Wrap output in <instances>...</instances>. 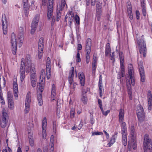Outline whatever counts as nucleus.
<instances>
[{"label": "nucleus", "mask_w": 152, "mask_h": 152, "mask_svg": "<svg viewBox=\"0 0 152 152\" xmlns=\"http://www.w3.org/2000/svg\"><path fill=\"white\" fill-rule=\"evenodd\" d=\"M130 78L131 81L132 85L134 86L135 84V80L134 79V73L129 74Z\"/></svg>", "instance_id": "nucleus-35"}, {"label": "nucleus", "mask_w": 152, "mask_h": 152, "mask_svg": "<svg viewBox=\"0 0 152 152\" xmlns=\"http://www.w3.org/2000/svg\"><path fill=\"white\" fill-rule=\"evenodd\" d=\"M39 15L37 14L35 16L34 19L32 21L31 24H34L36 26H38V23L39 20Z\"/></svg>", "instance_id": "nucleus-23"}, {"label": "nucleus", "mask_w": 152, "mask_h": 152, "mask_svg": "<svg viewBox=\"0 0 152 152\" xmlns=\"http://www.w3.org/2000/svg\"><path fill=\"white\" fill-rule=\"evenodd\" d=\"M138 66L140 74V81L143 83L145 82V77L143 63L142 61H140L138 62Z\"/></svg>", "instance_id": "nucleus-6"}, {"label": "nucleus", "mask_w": 152, "mask_h": 152, "mask_svg": "<svg viewBox=\"0 0 152 152\" xmlns=\"http://www.w3.org/2000/svg\"><path fill=\"white\" fill-rule=\"evenodd\" d=\"M121 130L122 134H126V124L125 122H122L121 125Z\"/></svg>", "instance_id": "nucleus-29"}, {"label": "nucleus", "mask_w": 152, "mask_h": 152, "mask_svg": "<svg viewBox=\"0 0 152 152\" xmlns=\"http://www.w3.org/2000/svg\"><path fill=\"white\" fill-rule=\"evenodd\" d=\"M139 45V51L140 54H142L144 57L146 56V48L145 43L143 41V42L138 41Z\"/></svg>", "instance_id": "nucleus-7"}, {"label": "nucleus", "mask_w": 152, "mask_h": 152, "mask_svg": "<svg viewBox=\"0 0 152 152\" xmlns=\"http://www.w3.org/2000/svg\"><path fill=\"white\" fill-rule=\"evenodd\" d=\"M127 141L126 134H122V142L125 146L127 145Z\"/></svg>", "instance_id": "nucleus-32"}, {"label": "nucleus", "mask_w": 152, "mask_h": 152, "mask_svg": "<svg viewBox=\"0 0 152 152\" xmlns=\"http://www.w3.org/2000/svg\"><path fill=\"white\" fill-rule=\"evenodd\" d=\"M75 20L77 24H79L80 23V18L79 16L77 15L75 16Z\"/></svg>", "instance_id": "nucleus-51"}, {"label": "nucleus", "mask_w": 152, "mask_h": 152, "mask_svg": "<svg viewBox=\"0 0 152 152\" xmlns=\"http://www.w3.org/2000/svg\"><path fill=\"white\" fill-rule=\"evenodd\" d=\"M53 0H48L47 16L48 19L51 18L53 14Z\"/></svg>", "instance_id": "nucleus-8"}, {"label": "nucleus", "mask_w": 152, "mask_h": 152, "mask_svg": "<svg viewBox=\"0 0 152 152\" xmlns=\"http://www.w3.org/2000/svg\"><path fill=\"white\" fill-rule=\"evenodd\" d=\"M128 82H129V83H126V86L128 90L131 89V85L130 83V81H129Z\"/></svg>", "instance_id": "nucleus-62"}, {"label": "nucleus", "mask_w": 152, "mask_h": 152, "mask_svg": "<svg viewBox=\"0 0 152 152\" xmlns=\"http://www.w3.org/2000/svg\"><path fill=\"white\" fill-rule=\"evenodd\" d=\"M37 87L40 90L41 92L40 93L37 95V100L39 106H41L43 104V101L42 97V92L43 91V89L44 86V82H40L37 84Z\"/></svg>", "instance_id": "nucleus-5"}, {"label": "nucleus", "mask_w": 152, "mask_h": 152, "mask_svg": "<svg viewBox=\"0 0 152 152\" xmlns=\"http://www.w3.org/2000/svg\"><path fill=\"white\" fill-rule=\"evenodd\" d=\"M8 106L9 108L12 109L14 107L13 99L8 100Z\"/></svg>", "instance_id": "nucleus-38"}, {"label": "nucleus", "mask_w": 152, "mask_h": 152, "mask_svg": "<svg viewBox=\"0 0 152 152\" xmlns=\"http://www.w3.org/2000/svg\"><path fill=\"white\" fill-rule=\"evenodd\" d=\"M121 75H119L118 77L119 78H121V77H124V71L123 72L122 71H121Z\"/></svg>", "instance_id": "nucleus-64"}, {"label": "nucleus", "mask_w": 152, "mask_h": 152, "mask_svg": "<svg viewBox=\"0 0 152 152\" xmlns=\"http://www.w3.org/2000/svg\"><path fill=\"white\" fill-rule=\"evenodd\" d=\"M110 51L111 49L110 48V44L109 43H107L106 46L105 53V56H107L110 53Z\"/></svg>", "instance_id": "nucleus-28"}, {"label": "nucleus", "mask_w": 152, "mask_h": 152, "mask_svg": "<svg viewBox=\"0 0 152 152\" xmlns=\"http://www.w3.org/2000/svg\"><path fill=\"white\" fill-rule=\"evenodd\" d=\"M74 67H72V69L70 71L69 73V76H70L71 77H73L74 74Z\"/></svg>", "instance_id": "nucleus-49"}, {"label": "nucleus", "mask_w": 152, "mask_h": 152, "mask_svg": "<svg viewBox=\"0 0 152 152\" xmlns=\"http://www.w3.org/2000/svg\"><path fill=\"white\" fill-rule=\"evenodd\" d=\"M31 137H29V143L31 146H32L34 145V141L32 136H31Z\"/></svg>", "instance_id": "nucleus-47"}, {"label": "nucleus", "mask_w": 152, "mask_h": 152, "mask_svg": "<svg viewBox=\"0 0 152 152\" xmlns=\"http://www.w3.org/2000/svg\"><path fill=\"white\" fill-rule=\"evenodd\" d=\"M73 77H71L70 76H69L68 80L70 84H71L73 81Z\"/></svg>", "instance_id": "nucleus-61"}, {"label": "nucleus", "mask_w": 152, "mask_h": 152, "mask_svg": "<svg viewBox=\"0 0 152 152\" xmlns=\"http://www.w3.org/2000/svg\"><path fill=\"white\" fill-rule=\"evenodd\" d=\"M61 13L59 11H57V15L56 16V20L57 21H58L61 18Z\"/></svg>", "instance_id": "nucleus-46"}, {"label": "nucleus", "mask_w": 152, "mask_h": 152, "mask_svg": "<svg viewBox=\"0 0 152 152\" xmlns=\"http://www.w3.org/2000/svg\"><path fill=\"white\" fill-rule=\"evenodd\" d=\"M23 28L20 27L19 28L18 39H17L15 35L13 33L11 37V43L12 45V50L13 54L15 55L16 52L17 45L20 47L22 45L23 40Z\"/></svg>", "instance_id": "nucleus-1"}, {"label": "nucleus", "mask_w": 152, "mask_h": 152, "mask_svg": "<svg viewBox=\"0 0 152 152\" xmlns=\"http://www.w3.org/2000/svg\"><path fill=\"white\" fill-rule=\"evenodd\" d=\"M148 107V110L151 111L152 102V96L151 91H148L147 94Z\"/></svg>", "instance_id": "nucleus-13"}, {"label": "nucleus", "mask_w": 152, "mask_h": 152, "mask_svg": "<svg viewBox=\"0 0 152 152\" xmlns=\"http://www.w3.org/2000/svg\"><path fill=\"white\" fill-rule=\"evenodd\" d=\"M66 2L65 0H61V4L59 5V7H57V11L60 12L61 11L64 9V8L65 6Z\"/></svg>", "instance_id": "nucleus-25"}, {"label": "nucleus", "mask_w": 152, "mask_h": 152, "mask_svg": "<svg viewBox=\"0 0 152 152\" xmlns=\"http://www.w3.org/2000/svg\"><path fill=\"white\" fill-rule=\"evenodd\" d=\"M33 64L31 63L30 56L29 55L27 56L26 58V62L25 64Z\"/></svg>", "instance_id": "nucleus-36"}, {"label": "nucleus", "mask_w": 152, "mask_h": 152, "mask_svg": "<svg viewBox=\"0 0 152 152\" xmlns=\"http://www.w3.org/2000/svg\"><path fill=\"white\" fill-rule=\"evenodd\" d=\"M134 126H131L130 128V130H131V135L132 137V138H134Z\"/></svg>", "instance_id": "nucleus-44"}, {"label": "nucleus", "mask_w": 152, "mask_h": 152, "mask_svg": "<svg viewBox=\"0 0 152 152\" xmlns=\"http://www.w3.org/2000/svg\"><path fill=\"white\" fill-rule=\"evenodd\" d=\"M37 26L35 25L34 24H31L32 28L31 31V34H34L36 30Z\"/></svg>", "instance_id": "nucleus-39"}, {"label": "nucleus", "mask_w": 152, "mask_h": 152, "mask_svg": "<svg viewBox=\"0 0 152 152\" xmlns=\"http://www.w3.org/2000/svg\"><path fill=\"white\" fill-rule=\"evenodd\" d=\"M8 100L13 99V96L10 92L7 93Z\"/></svg>", "instance_id": "nucleus-54"}, {"label": "nucleus", "mask_w": 152, "mask_h": 152, "mask_svg": "<svg viewBox=\"0 0 152 152\" xmlns=\"http://www.w3.org/2000/svg\"><path fill=\"white\" fill-rule=\"evenodd\" d=\"M98 104L99 105V106L100 108V109H102V108H103L102 107V102L101 100L100 99H98Z\"/></svg>", "instance_id": "nucleus-60"}, {"label": "nucleus", "mask_w": 152, "mask_h": 152, "mask_svg": "<svg viewBox=\"0 0 152 152\" xmlns=\"http://www.w3.org/2000/svg\"><path fill=\"white\" fill-rule=\"evenodd\" d=\"M91 40L90 38H88L86 44V62L88 64L90 61V54L91 52Z\"/></svg>", "instance_id": "nucleus-4"}, {"label": "nucleus", "mask_w": 152, "mask_h": 152, "mask_svg": "<svg viewBox=\"0 0 152 152\" xmlns=\"http://www.w3.org/2000/svg\"><path fill=\"white\" fill-rule=\"evenodd\" d=\"M23 4L24 10L25 12V16L26 17L28 16V0H22Z\"/></svg>", "instance_id": "nucleus-19"}, {"label": "nucleus", "mask_w": 152, "mask_h": 152, "mask_svg": "<svg viewBox=\"0 0 152 152\" xmlns=\"http://www.w3.org/2000/svg\"><path fill=\"white\" fill-rule=\"evenodd\" d=\"M96 13H101L102 12V4L97 3L96 4Z\"/></svg>", "instance_id": "nucleus-31"}, {"label": "nucleus", "mask_w": 152, "mask_h": 152, "mask_svg": "<svg viewBox=\"0 0 152 152\" xmlns=\"http://www.w3.org/2000/svg\"><path fill=\"white\" fill-rule=\"evenodd\" d=\"M114 52L112 53V54H110V58L111 60H113V62H114L115 61V58H114Z\"/></svg>", "instance_id": "nucleus-57"}, {"label": "nucleus", "mask_w": 152, "mask_h": 152, "mask_svg": "<svg viewBox=\"0 0 152 152\" xmlns=\"http://www.w3.org/2000/svg\"><path fill=\"white\" fill-rule=\"evenodd\" d=\"M99 91L100 94V96L102 97V85H100L99 86Z\"/></svg>", "instance_id": "nucleus-55"}, {"label": "nucleus", "mask_w": 152, "mask_h": 152, "mask_svg": "<svg viewBox=\"0 0 152 152\" xmlns=\"http://www.w3.org/2000/svg\"><path fill=\"white\" fill-rule=\"evenodd\" d=\"M152 143L151 139H150L149 136L145 134L144 138L143 149L144 152H147L148 150L150 152L152 151Z\"/></svg>", "instance_id": "nucleus-2"}, {"label": "nucleus", "mask_w": 152, "mask_h": 152, "mask_svg": "<svg viewBox=\"0 0 152 152\" xmlns=\"http://www.w3.org/2000/svg\"><path fill=\"white\" fill-rule=\"evenodd\" d=\"M47 125V120L45 117L42 120V137L45 139L46 137V127Z\"/></svg>", "instance_id": "nucleus-11"}, {"label": "nucleus", "mask_w": 152, "mask_h": 152, "mask_svg": "<svg viewBox=\"0 0 152 152\" xmlns=\"http://www.w3.org/2000/svg\"><path fill=\"white\" fill-rule=\"evenodd\" d=\"M54 146V137L52 135L50 137V140L48 149L49 152H53Z\"/></svg>", "instance_id": "nucleus-15"}, {"label": "nucleus", "mask_w": 152, "mask_h": 152, "mask_svg": "<svg viewBox=\"0 0 152 152\" xmlns=\"http://www.w3.org/2000/svg\"><path fill=\"white\" fill-rule=\"evenodd\" d=\"M25 71L26 73H28L31 71L34 72L35 70V66L34 64H25Z\"/></svg>", "instance_id": "nucleus-12"}, {"label": "nucleus", "mask_w": 152, "mask_h": 152, "mask_svg": "<svg viewBox=\"0 0 152 152\" xmlns=\"http://www.w3.org/2000/svg\"><path fill=\"white\" fill-rule=\"evenodd\" d=\"M136 18L138 20L140 18V13L139 11L137 10L136 12Z\"/></svg>", "instance_id": "nucleus-63"}, {"label": "nucleus", "mask_w": 152, "mask_h": 152, "mask_svg": "<svg viewBox=\"0 0 152 152\" xmlns=\"http://www.w3.org/2000/svg\"><path fill=\"white\" fill-rule=\"evenodd\" d=\"M128 72L129 74L134 73L132 65L130 64L128 65Z\"/></svg>", "instance_id": "nucleus-33"}, {"label": "nucleus", "mask_w": 152, "mask_h": 152, "mask_svg": "<svg viewBox=\"0 0 152 152\" xmlns=\"http://www.w3.org/2000/svg\"><path fill=\"white\" fill-rule=\"evenodd\" d=\"M43 49H42V50H39L38 48V57L39 59H40L42 56V52L43 51Z\"/></svg>", "instance_id": "nucleus-42"}, {"label": "nucleus", "mask_w": 152, "mask_h": 152, "mask_svg": "<svg viewBox=\"0 0 152 152\" xmlns=\"http://www.w3.org/2000/svg\"><path fill=\"white\" fill-rule=\"evenodd\" d=\"M100 109L102 112L103 114L105 116H107V115L110 112V110H107L105 112H104L103 108H102V109Z\"/></svg>", "instance_id": "nucleus-52"}, {"label": "nucleus", "mask_w": 152, "mask_h": 152, "mask_svg": "<svg viewBox=\"0 0 152 152\" xmlns=\"http://www.w3.org/2000/svg\"><path fill=\"white\" fill-rule=\"evenodd\" d=\"M56 87L54 84H53L52 86V90L51 93V99L53 100H54L55 99V96H56Z\"/></svg>", "instance_id": "nucleus-22"}, {"label": "nucleus", "mask_w": 152, "mask_h": 152, "mask_svg": "<svg viewBox=\"0 0 152 152\" xmlns=\"http://www.w3.org/2000/svg\"><path fill=\"white\" fill-rule=\"evenodd\" d=\"M117 137V134H115L112 136V137L110 140V142L112 143H113L115 142V139Z\"/></svg>", "instance_id": "nucleus-50"}, {"label": "nucleus", "mask_w": 152, "mask_h": 152, "mask_svg": "<svg viewBox=\"0 0 152 152\" xmlns=\"http://www.w3.org/2000/svg\"><path fill=\"white\" fill-rule=\"evenodd\" d=\"M44 41L43 38L42 37L40 38L39 41V44L38 48L40 50H42V49H43L44 46Z\"/></svg>", "instance_id": "nucleus-24"}, {"label": "nucleus", "mask_w": 152, "mask_h": 152, "mask_svg": "<svg viewBox=\"0 0 152 152\" xmlns=\"http://www.w3.org/2000/svg\"><path fill=\"white\" fill-rule=\"evenodd\" d=\"M138 120L140 122H142L145 119V113H141L140 114L137 115Z\"/></svg>", "instance_id": "nucleus-27"}, {"label": "nucleus", "mask_w": 152, "mask_h": 152, "mask_svg": "<svg viewBox=\"0 0 152 152\" xmlns=\"http://www.w3.org/2000/svg\"><path fill=\"white\" fill-rule=\"evenodd\" d=\"M129 150H131L132 148L134 149H135L137 148L136 140L134 138L128 142V145Z\"/></svg>", "instance_id": "nucleus-14"}, {"label": "nucleus", "mask_w": 152, "mask_h": 152, "mask_svg": "<svg viewBox=\"0 0 152 152\" xmlns=\"http://www.w3.org/2000/svg\"><path fill=\"white\" fill-rule=\"evenodd\" d=\"M31 83L33 87H35L36 84V80H31Z\"/></svg>", "instance_id": "nucleus-53"}, {"label": "nucleus", "mask_w": 152, "mask_h": 152, "mask_svg": "<svg viewBox=\"0 0 152 152\" xmlns=\"http://www.w3.org/2000/svg\"><path fill=\"white\" fill-rule=\"evenodd\" d=\"M127 9L128 13L132 12V8L130 3H129L127 5Z\"/></svg>", "instance_id": "nucleus-45"}, {"label": "nucleus", "mask_w": 152, "mask_h": 152, "mask_svg": "<svg viewBox=\"0 0 152 152\" xmlns=\"http://www.w3.org/2000/svg\"><path fill=\"white\" fill-rule=\"evenodd\" d=\"M30 104H28L26 103L25 107V113H27L29 110Z\"/></svg>", "instance_id": "nucleus-43"}, {"label": "nucleus", "mask_w": 152, "mask_h": 152, "mask_svg": "<svg viewBox=\"0 0 152 152\" xmlns=\"http://www.w3.org/2000/svg\"><path fill=\"white\" fill-rule=\"evenodd\" d=\"M46 69L47 77L48 79L50 77L51 69V61L49 57H48L47 59Z\"/></svg>", "instance_id": "nucleus-9"}, {"label": "nucleus", "mask_w": 152, "mask_h": 152, "mask_svg": "<svg viewBox=\"0 0 152 152\" xmlns=\"http://www.w3.org/2000/svg\"><path fill=\"white\" fill-rule=\"evenodd\" d=\"M31 101V96L29 93H27L26 98L25 104H30Z\"/></svg>", "instance_id": "nucleus-34"}, {"label": "nucleus", "mask_w": 152, "mask_h": 152, "mask_svg": "<svg viewBox=\"0 0 152 152\" xmlns=\"http://www.w3.org/2000/svg\"><path fill=\"white\" fill-rule=\"evenodd\" d=\"M19 73L20 80L21 82H23L25 78V68H24L23 66L22 65V64L20 67Z\"/></svg>", "instance_id": "nucleus-16"}, {"label": "nucleus", "mask_w": 152, "mask_h": 152, "mask_svg": "<svg viewBox=\"0 0 152 152\" xmlns=\"http://www.w3.org/2000/svg\"><path fill=\"white\" fill-rule=\"evenodd\" d=\"M13 85L14 96L15 97L18 98V91L17 83V80H16L15 81L13 82Z\"/></svg>", "instance_id": "nucleus-17"}, {"label": "nucleus", "mask_w": 152, "mask_h": 152, "mask_svg": "<svg viewBox=\"0 0 152 152\" xmlns=\"http://www.w3.org/2000/svg\"><path fill=\"white\" fill-rule=\"evenodd\" d=\"M45 77V72L44 69H42L40 72L39 80L41 82H44Z\"/></svg>", "instance_id": "nucleus-20"}, {"label": "nucleus", "mask_w": 152, "mask_h": 152, "mask_svg": "<svg viewBox=\"0 0 152 152\" xmlns=\"http://www.w3.org/2000/svg\"><path fill=\"white\" fill-rule=\"evenodd\" d=\"M136 112L137 115L144 113L143 108L141 105H139L137 106L136 108Z\"/></svg>", "instance_id": "nucleus-26"}, {"label": "nucleus", "mask_w": 152, "mask_h": 152, "mask_svg": "<svg viewBox=\"0 0 152 152\" xmlns=\"http://www.w3.org/2000/svg\"><path fill=\"white\" fill-rule=\"evenodd\" d=\"M82 101L85 104H87L88 99L86 94H84V92H82V96L81 98Z\"/></svg>", "instance_id": "nucleus-30"}, {"label": "nucleus", "mask_w": 152, "mask_h": 152, "mask_svg": "<svg viewBox=\"0 0 152 152\" xmlns=\"http://www.w3.org/2000/svg\"><path fill=\"white\" fill-rule=\"evenodd\" d=\"M119 111V121L121 122H123L124 120V110L122 109H121Z\"/></svg>", "instance_id": "nucleus-21"}, {"label": "nucleus", "mask_w": 152, "mask_h": 152, "mask_svg": "<svg viewBox=\"0 0 152 152\" xmlns=\"http://www.w3.org/2000/svg\"><path fill=\"white\" fill-rule=\"evenodd\" d=\"M36 73L35 71L33 72H31L30 75V80H36Z\"/></svg>", "instance_id": "nucleus-40"}, {"label": "nucleus", "mask_w": 152, "mask_h": 152, "mask_svg": "<svg viewBox=\"0 0 152 152\" xmlns=\"http://www.w3.org/2000/svg\"><path fill=\"white\" fill-rule=\"evenodd\" d=\"M103 134V133L102 132H93L92 133V135L94 136L95 135H101Z\"/></svg>", "instance_id": "nucleus-58"}, {"label": "nucleus", "mask_w": 152, "mask_h": 152, "mask_svg": "<svg viewBox=\"0 0 152 152\" xmlns=\"http://www.w3.org/2000/svg\"><path fill=\"white\" fill-rule=\"evenodd\" d=\"M75 113V110L74 108H72L70 111V117L71 118H73L74 117Z\"/></svg>", "instance_id": "nucleus-48"}, {"label": "nucleus", "mask_w": 152, "mask_h": 152, "mask_svg": "<svg viewBox=\"0 0 152 152\" xmlns=\"http://www.w3.org/2000/svg\"><path fill=\"white\" fill-rule=\"evenodd\" d=\"M79 78L80 79V83L82 86H84L85 84V78L84 73L80 72L79 73Z\"/></svg>", "instance_id": "nucleus-18"}, {"label": "nucleus", "mask_w": 152, "mask_h": 152, "mask_svg": "<svg viewBox=\"0 0 152 152\" xmlns=\"http://www.w3.org/2000/svg\"><path fill=\"white\" fill-rule=\"evenodd\" d=\"M76 61L77 62H79L80 61L81 59L80 57V53H79V51H78L77 56H76Z\"/></svg>", "instance_id": "nucleus-56"}, {"label": "nucleus", "mask_w": 152, "mask_h": 152, "mask_svg": "<svg viewBox=\"0 0 152 152\" xmlns=\"http://www.w3.org/2000/svg\"><path fill=\"white\" fill-rule=\"evenodd\" d=\"M2 21L3 26V33L4 34H6L7 31V21L6 19V15L3 14L2 18Z\"/></svg>", "instance_id": "nucleus-10"}, {"label": "nucleus", "mask_w": 152, "mask_h": 152, "mask_svg": "<svg viewBox=\"0 0 152 152\" xmlns=\"http://www.w3.org/2000/svg\"><path fill=\"white\" fill-rule=\"evenodd\" d=\"M7 112L6 109L3 108L0 118V125L2 128H4L8 123L9 117Z\"/></svg>", "instance_id": "nucleus-3"}, {"label": "nucleus", "mask_w": 152, "mask_h": 152, "mask_svg": "<svg viewBox=\"0 0 152 152\" xmlns=\"http://www.w3.org/2000/svg\"><path fill=\"white\" fill-rule=\"evenodd\" d=\"M119 57L120 63H124V56L123 55V53L122 52H121L119 53Z\"/></svg>", "instance_id": "nucleus-41"}, {"label": "nucleus", "mask_w": 152, "mask_h": 152, "mask_svg": "<svg viewBox=\"0 0 152 152\" xmlns=\"http://www.w3.org/2000/svg\"><path fill=\"white\" fill-rule=\"evenodd\" d=\"M68 15L69 16L68 18V20L69 21L73 20L72 18L74 17V13L72 11H69L68 14Z\"/></svg>", "instance_id": "nucleus-37"}, {"label": "nucleus", "mask_w": 152, "mask_h": 152, "mask_svg": "<svg viewBox=\"0 0 152 152\" xmlns=\"http://www.w3.org/2000/svg\"><path fill=\"white\" fill-rule=\"evenodd\" d=\"M121 63V71H122L123 72H124V63H123V62H122V63Z\"/></svg>", "instance_id": "nucleus-59"}]
</instances>
